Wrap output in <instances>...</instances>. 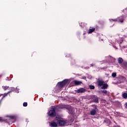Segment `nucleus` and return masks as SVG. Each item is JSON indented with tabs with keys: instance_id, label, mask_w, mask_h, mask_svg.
I'll return each instance as SVG.
<instances>
[{
	"instance_id": "32",
	"label": "nucleus",
	"mask_w": 127,
	"mask_h": 127,
	"mask_svg": "<svg viewBox=\"0 0 127 127\" xmlns=\"http://www.w3.org/2000/svg\"><path fill=\"white\" fill-rule=\"evenodd\" d=\"M1 96H2V94H0V97H1Z\"/></svg>"
},
{
	"instance_id": "33",
	"label": "nucleus",
	"mask_w": 127,
	"mask_h": 127,
	"mask_svg": "<svg viewBox=\"0 0 127 127\" xmlns=\"http://www.w3.org/2000/svg\"><path fill=\"white\" fill-rule=\"evenodd\" d=\"M114 47L115 48V49H117V47H116V46H114Z\"/></svg>"
},
{
	"instance_id": "23",
	"label": "nucleus",
	"mask_w": 127,
	"mask_h": 127,
	"mask_svg": "<svg viewBox=\"0 0 127 127\" xmlns=\"http://www.w3.org/2000/svg\"><path fill=\"white\" fill-rule=\"evenodd\" d=\"M89 88L91 90H94V89H95V86L94 85H90Z\"/></svg>"
},
{
	"instance_id": "31",
	"label": "nucleus",
	"mask_w": 127,
	"mask_h": 127,
	"mask_svg": "<svg viewBox=\"0 0 127 127\" xmlns=\"http://www.w3.org/2000/svg\"><path fill=\"white\" fill-rule=\"evenodd\" d=\"M83 79H86V77H85V76L83 77Z\"/></svg>"
},
{
	"instance_id": "6",
	"label": "nucleus",
	"mask_w": 127,
	"mask_h": 127,
	"mask_svg": "<svg viewBox=\"0 0 127 127\" xmlns=\"http://www.w3.org/2000/svg\"><path fill=\"white\" fill-rule=\"evenodd\" d=\"M49 126L50 127H58V123L55 122V121L49 122Z\"/></svg>"
},
{
	"instance_id": "20",
	"label": "nucleus",
	"mask_w": 127,
	"mask_h": 127,
	"mask_svg": "<svg viewBox=\"0 0 127 127\" xmlns=\"http://www.w3.org/2000/svg\"><path fill=\"white\" fill-rule=\"evenodd\" d=\"M2 88L4 90V91H6V90H7V89H8L9 87L6 86H2Z\"/></svg>"
},
{
	"instance_id": "25",
	"label": "nucleus",
	"mask_w": 127,
	"mask_h": 127,
	"mask_svg": "<svg viewBox=\"0 0 127 127\" xmlns=\"http://www.w3.org/2000/svg\"><path fill=\"white\" fill-rule=\"evenodd\" d=\"M16 93H19V92L18 91V89H17V88H15V90H14Z\"/></svg>"
},
{
	"instance_id": "5",
	"label": "nucleus",
	"mask_w": 127,
	"mask_h": 127,
	"mask_svg": "<svg viewBox=\"0 0 127 127\" xmlns=\"http://www.w3.org/2000/svg\"><path fill=\"white\" fill-rule=\"evenodd\" d=\"M109 20L110 21H118V22H119L120 23H123V22H124V18H123V17H119L117 19H109Z\"/></svg>"
},
{
	"instance_id": "17",
	"label": "nucleus",
	"mask_w": 127,
	"mask_h": 127,
	"mask_svg": "<svg viewBox=\"0 0 127 127\" xmlns=\"http://www.w3.org/2000/svg\"><path fill=\"white\" fill-rule=\"evenodd\" d=\"M9 90H10V91H9V92H10V93H11V92H13L14 91H15V88L10 87V88H9Z\"/></svg>"
},
{
	"instance_id": "15",
	"label": "nucleus",
	"mask_w": 127,
	"mask_h": 127,
	"mask_svg": "<svg viewBox=\"0 0 127 127\" xmlns=\"http://www.w3.org/2000/svg\"><path fill=\"white\" fill-rule=\"evenodd\" d=\"M108 87H109V85L107 83H103V85H102V87H101L102 89H107Z\"/></svg>"
},
{
	"instance_id": "2",
	"label": "nucleus",
	"mask_w": 127,
	"mask_h": 127,
	"mask_svg": "<svg viewBox=\"0 0 127 127\" xmlns=\"http://www.w3.org/2000/svg\"><path fill=\"white\" fill-rule=\"evenodd\" d=\"M56 121L58 123V124L60 127H67L69 126V121L68 120H64L62 118L59 117H56Z\"/></svg>"
},
{
	"instance_id": "14",
	"label": "nucleus",
	"mask_w": 127,
	"mask_h": 127,
	"mask_svg": "<svg viewBox=\"0 0 127 127\" xmlns=\"http://www.w3.org/2000/svg\"><path fill=\"white\" fill-rule=\"evenodd\" d=\"M68 113L70 115L73 114V108L71 107H69V108L68 109Z\"/></svg>"
},
{
	"instance_id": "24",
	"label": "nucleus",
	"mask_w": 127,
	"mask_h": 127,
	"mask_svg": "<svg viewBox=\"0 0 127 127\" xmlns=\"http://www.w3.org/2000/svg\"><path fill=\"white\" fill-rule=\"evenodd\" d=\"M23 107H27V103L25 102L23 104Z\"/></svg>"
},
{
	"instance_id": "16",
	"label": "nucleus",
	"mask_w": 127,
	"mask_h": 127,
	"mask_svg": "<svg viewBox=\"0 0 127 127\" xmlns=\"http://www.w3.org/2000/svg\"><path fill=\"white\" fill-rule=\"evenodd\" d=\"M74 83L75 85H81L82 84V82L76 80L74 81Z\"/></svg>"
},
{
	"instance_id": "1",
	"label": "nucleus",
	"mask_w": 127,
	"mask_h": 127,
	"mask_svg": "<svg viewBox=\"0 0 127 127\" xmlns=\"http://www.w3.org/2000/svg\"><path fill=\"white\" fill-rule=\"evenodd\" d=\"M66 108V106L63 104H61L57 106V107H52L48 111L47 114L49 117H55L56 116V112L57 111V109H64Z\"/></svg>"
},
{
	"instance_id": "18",
	"label": "nucleus",
	"mask_w": 127,
	"mask_h": 127,
	"mask_svg": "<svg viewBox=\"0 0 127 127\" xmlns=\"http://www.w3.org/2000/svg\"><path fill=\"white\" fill-rule=\"evenodd\" d=\"M123 61L124 60L122 58H119L118 59V63H120V64H121V63H123Z\"/></svg>"
},
{
	"instance_id": "12",
	"label": "nucleus",
	"mask_w": 127,
	"mask_h": 127,
	"mask_svg": "<svg viewBox=\"0 0 127 127\" xmlns=\"http://www.w3.org/2000/svg\"><path fill=\"white\" fill-rule=\"evenodd\" d=\"M10 93V91H8L7 93H4L3 94V97L1 99V100H0V103H1V101H2V99L4 98H5V97H6V96H7V94H9Z\"/></svg>"
},
{
	"instance_id": "3",
	"label": "nucleus",
	"mask_w": 127,
	"mask_h": 127,
	"mask_svg": "<svg viewBox=\"0 0 127 127\" xmlns=\"http://www.w3.org/2000/svg\"><path fill=\"white\" fill-rule=\"evenodd\" d=\"M5 118H6L5 120L6 123H8V124H9L12 120H15V117L14 116H6Z\"/></svg>"
},
{
	"instance_id": "7",
	"label": "nucleus",
	"mask_w": 127,
	"mask_h": 127,
	"mask_svg": "<svg viewBox=\"0 0 127 127\" xmlns=\"http://www.w3.org/2000/svg\"><path fill=\"white\" fill-rule=\"evenodd\" d=\"M126 81V78L124 76H120L119 77V80L117 82L118 84H121V83H123Z\"/></svg>"
},
{
	"instance_id": "28",
	"label": "nucleus",
	"mask_w": 127,
	"mask_h": 127,
	"mask_svg": "<svg viewBox=\"0 0 127 127\" xmlns=\"http://www.w3.org/2000/svg\"><path fill=\"white\" fill-rule=\"evenodd\" d=\"M3 120H2V118L0 117V122H2Z\"/></svg>"
},
{
	"instance_id": "34",
	"label": "nucleus",
	"mask_w": 127,
	"mask_h": 127,
	"mask_svg": "<svg viewBox=\"0 0 127 127\" xmlns=\"http://www.w3.org/2000/svg\"><path fill=\"white\" fill-rule=\"evenodd\" d=\"M91 65V66H93V64H90Z\"/></svg>"
},
{
	"instance_id": "21",
	"label": "nucleus",
	"mask_w": 127,
	"mask_h": 127,
	"mask_svg": "<svg viewBox=\"0 0 127 127\" xmlns=\"http://www.w3.org/2000/svg\"><path fill=\"white\" fill-rule=\"evenodd\" d=\"M79 25L80 26H81V27H84V26L86 25V24H84V23H79Z\"/></svg>"
},
{
	"instance_id": "4",
	"label": "nucleus",
	"mask_w": 127,
	"mask_h": 127,
	"mask_svg": "<svg viewBox=\"0 0 127 127\" xmlns=\"http://www.w3.org/2000/svg\"><path fill=\"white\" fill-rule=\"evenodd\" d=\"M67 79H64L63 81L58 82L57 85L60 88H62V87H64V86L67 84Z\"/></svg>"
},
{
	"instance_id": "19",
	"label": "nucleus",
	"mask_w": 127,
	"mask_h": 127,
	"mask_svg": "<svg viewBox=\"0 0 127 127\" xmlns=\"http://www.w3.org/2000/svg\"><path fill=\"white\" fill-rule=\"evenodd\" d=\"M122 96L124 99H127V93L126 92H124L123 93Z\"/></svg>"
},
{
	"instance_id": "22",
	"label": "nucleus",
	"mask_w": 127,
	"mask_h": 127,
	"mask_svg": "<svg viewBox=\"0 0 127 127\" xmlns=\"http://www.w3.org/2000/svg\"><path fill=\"white\" fill-rule=\"evenodd\" d=\"M112 76L113 77V78H115V77H116V76H117V73H116V72L112 73Z\"/></svg>"
},
{
	"instance_id": "13",
	"label": "nucleus",
	"mask_w": 127,
	"mask_h": 127,
	"mask_svg": "<svg viewBox=\"0 0 127 127\" xmlns=\"http://www.w3.org/2000/svg\"><path fill=\"white\" fill-rule=\"evenodd\" d=\"M95 30H96V29L94 27L89 29L88 32V34H90V33H92V32H94Z\"/></svg>"
},
{
	"instance_id": "29",
	"label": "nucleus",
	"mask_w": 127,
	"mask_h": 127,
	"mask_svg": "<svg viewBox=\"0 0 127 127\" xmlns=\"http://www.w3.org/2000/svg\"><path fill=\"white\" fill-rule=\"evenodd\" d=\"M125 108H126V109H127V103H126V104H125Z\"/></svg>"
},
{
	"instance_id": "11",
	"label": "nucleus",
	"mask_w": 127,
	"mask_h": 127,
	"mask_svg": "<svg viewBox=\"0 0 127 127\" xmlns=\"http://www.w3.org/2000/svg\"><path fill=\"white\" fill-rule=\"evenodd\" d=\"M105 82L103 81H101V80H98L97 81V84L98 85V86H99L100 87H102V86H103L104 85V83Z\"/></svg>"
},
{
	"instance_id": "27",
	"label": "nucleus",
	"mask_w": 127,
	"mask_h": 127,
	"mask_svg": "<svg viewBox=\"0 0 127 127\" xmlns=\"http://www.w3.org/2000/svg\"><path fill=\"white\" fill-rule=\"evenodd\" d=\"M108 58L109 59H112V60H114V58H112V57H111V56H108Z\"/></svg>"
},
{
	"instance_id": "9",
	"label": "nucleus",
	"mask_w": 127,
	"mask_h": 127,
	"mask_svg": "<svg viewBox=\"0 0 127 127\" xmlns=\"http://www.w3.org/2000/svg\"><path fill=\"white\" fill-rule=\"evenodd\" d=\"M84 92H86V89L83 88H80L76 90V93H84Z\"/></svg>"
},
{
	"instance_id": "10",
	"label": "nucleus",
	"mask_w": 127,
	"mask_h": 127,
	"mask_svg": "<svg viewBox=\"0 0 127 127\" xmlns=\"http://www.w3.org/2000/svg\"><path fill=\"white\" fill-rule=\"evenodd\" d=\"M123 42V40H120L119 41V40H117L115 42H112V44L114 45V44H121Z\"/></svg>"
},
{
	"instance_id": "30",
	"label": "nucleus",
	"mask_w": 127,
	"mask_h": 127,
	"mask_svg": "<svg viewBox=\"0 0 127 127\" xmlns=\"http://www.w3.org/2000/svg\"><path fill=\"white\" fill-rule=\"evenodd\" d=\"M124 12H125V11H127V8H126L125 9L123 10Z\"/></svg>"
},
{
	"instance_id": "26",
	"label": "nucleus",
	"mask_w": 127,
	"mask_h": 127,
	"mask_svg": "<svg viewBox=\"0 0 127 127\" xmlns=\"http://www.w3.org/2000/svg\"><path fill=\"white\" fill-rule=\"evenodd\" d=\"M102 93H103V94H107V90L102 91Z\"/></svg>"
},
{
	"instance_id": "8",
	"label": "nucleus",
	"mask_w": 127,
	"mask_h": 127,
	"mask_svg": "<svg viewBox=\"0 0 127 127\" xmlns=\"http://www.w3.org/2000/svg\"><path fill=\"white\" fill-rule=\"evenodd\" d=\"M97 108H95L94 109H92L91 112H90V115L91 116H95V115H96V114H97Z\"/></svg>"
}]
</instances>
